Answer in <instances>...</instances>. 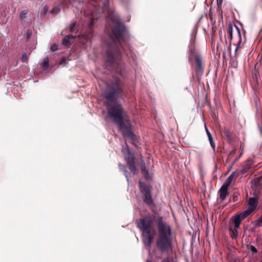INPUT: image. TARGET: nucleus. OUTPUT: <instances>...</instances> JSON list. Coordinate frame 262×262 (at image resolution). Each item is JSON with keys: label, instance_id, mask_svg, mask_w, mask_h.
I'll return each instance as SVG.
<instances>
[{"label": "nucleus", "instance_id": "nucleus-1", "mask_svg": "<svg viewBox=\"0 0 262 262\" xmlns=\"http://www.w3.org/2000/svg\"><path fill=\"white\" fill-rule=\"evenodd\" d=\"M136 223L142 232V241L145 246L151 247L156 233L155 223L158 230L155 242L157 249L162 253L172 251L173 247L172 229L162 216L149 213L137 220Z\"/></svg>", "mask_w": 262, "mask_h": 262}, {"label": "nucleus", "instance_id": "nucleus-2", "mask_svg": "<svg viewBox=\"0 0 262 262\" xmlns=\"http://www.w3.org/2000/svg\"><path fill=\"white\" fill-rule=\"evenodd\" d=\"M123 92V82L119 78H116L107 84L103 96L106 100L105 105L110 118L118 126L123 136L129 138L132 143L136 145V135L132 130L130 121L124 117V109L121 104L117 102Z\"/></svg>", "mask_w": 262, "mask_h": 262}, {"label": "nucleus", "instance_id": "nucleus-3", "mask_svg": "<svg viewBox=\"0 0 262 262\" xmlns=\"http://www.w3.org/2000/svg\"><path fill=\"white\" fill-rule=\"evenodd\" d=\"M111 41L108 43L106 54V61L112 68L121 66L122 54L119 47L129 38L127 29L123 24L119 21L114 22L110 34Z\"/></svg>", "mask_w": 262, "mask_h": 262}, {"label": "nucleus", "instance_id": "nucleus-4", "mask_svg": "<svg viewBox=\"0 0 262 262\" xmlns=\"http://www.w3.org/2000/svg\"><path fill=\"white\" fill-rule=\"evenodd\" d=\"M139 187L142 194L143 202L149 207L154 205V200L151 194V186L146 184L144 182H140Z\"/></svg>", "mask_w": 262, "mask_h": 262}, {"label": "nucleus", "instance_id": "nucleus-5", "mask_svg": "<svg viewBox=\"0 0 262 262\" xmlns=\"http://www.w3.org/2000/svg\"><path fill=\"white\" fill-rule=\"evenodd\" d=\"M189 61L191 62L194 59L196 64L195 70L198 73L202 74L204 71V66L201 55L195 51V49H191L189 55Z\"/></svg>", "mask_w": 262, "mask_h": 262}, {"label": "nucleus", "instance_id": "nucleus-6", "mask_svg": "<svg viewBox=\"0 0 262 262\" xmlns=\"http://www.w3.org/2000/svg\"><path fill=\"white\" fill-rule=\"evenodd\" d=\"M253 212V211L250 209H248L242 212L236 214L231 218V220L233 223L234 226H235V227L239 228L242 220L245 219Z\"/></svg>", "mask_w": 262, "mask_h": 262}, {"label": "nucleus", "instance_id": "nucleus-7", "mask_svg": "<svg viewBox=\"0 0 262 262\" xmlns=\"http://www.w3.org/2000/svg\"><path fill=\"white\" fill-rule=\"evenodd\" d=\"M234 27L235 29V30H236V33H237V39H238L237 43L235 45L236 48H235V51H234L235 54L236 55V52L238 50V49L242 48V47L243 46L244 43L246 42V32L245 30H244L243 32V34L244 36V39H243L242 37L241 32L239 28L236 25H234Z\"/></svg>", "mask_w": 262, "mask_h": 262}, {"label": "nucleus", "instance_id": "nucleus-8", "mask_svg": "<svg viewBox=\"0 0 262 262\" xmlns=\"http://www.w3.org/2000/svg\"><path fill=\"white\" fill-rule=\"evenodd\" d=\"M124 158L130 171L134 174H136L137 168L135 165V155L134 153L132 152L128 154L125 155Z\"/></svg>", "mask_w": 262, "mask_h": 262}, {"label": "nucleus", "instance_id": "nucleus-9", "mask_svg": "<svg viewBox=\"0 0 262 262\" xmlns=\"http://www.w3.org/2000/svg\"><path fill=\"white\" fill-rule=\"evenodd\" d=\"M229 186L227 185L224 184L222 187L220 188L219 193L220 195V199L221 201H224L225 200L227 195L229 194L228 188Z\"/></svg>", "mask_w": 262, "mask_h": 262}, {"label": "nucleus", "instance_id": "nucleus-10", "mask_svg": "<svg viewBox=\"0 0 262 262\" xmlns=\"http://www.w3.org/2000/svg\"><path fill=\"white\" fill-rule=\"evenodd\" d=\"M258 200L255 198H250L248 201V206L249 209L254 211L257 206Z\"/></svg>", "mask_w": 262, "mask_h": 262}, {"label": "nucleus", "instance_id": "nucleus-11", "mask_svg": "<svg viewBox=\"0 0 262 262\" xmlns=\"http://www.w3.org/2000/svg\"><path fill=\"white\" fill-rule=\"evenodd\" d=\"M95 19L94 18H92L91 20V21L89 24V29L90 31L88 33V34L86 35V38L87 40H91V38L93 37V31L92 30V26L95 23Z\"/></svg>", "mask_w": 262, "mask_h": 262}, {"label": "nucleus", "instance_id": "nucleus-12", "mask_svg": "<svg viewBox=\"0 0 262 262\" xmlns=\"http://www.w3.org/2000/svg\"><path fill=\"white\" fill-rule=\"evenodd\" d=\"M233 26L231 23H229L228 26V34L229 38V44L231 45V40L233 38Z\"/></svg>", "mask_w": 262, "mask_h": 262}, {"label": "nucleus", "instance_id": "nucleus-13", "mask_svg": "<svg viewBox=\"0 0 262 262\" xmlns=\"http://www.w3.org/2000/svg\"><path fill=\"white\" fill-rule=\"evenodd\" d=\"M238 174L236 173V172H233L228 177L227 179L226 182H225V184L230 186L232 181L234 178H236L237 177Z\"/></svg>", "mask_w": 262, "mask_h": 262}, {"label": "nucleus", "instance_id": "nucleus-14", "mask_svg": "<svg viewBox=\"0 0 262 262\" xmlns=\"http://www.w3.org/2000/svg\"><path fill=\"white\" fill-rule=\"evenodd\" d=\"M237 228H238L235 227V226H234V228L232 227L229 228L230 235L232 239H235L237 236Z\"/></svg>", "mask_w": 262, "mask_h": 262}, {"label": "nucleus", "instance_id": "nucleus-15", "mask_svg": "<svg viewBox=\"0 0 262 262\" xmlns=\"http://www.w3.org/2000/svg\"><path fill=\"white\" fill-rule=\"evenodd\" d=\"M247 249L251 252L253 256H257V250L254 246L248 244L247 245Z\"/></svg>", "mask_w": 262, "mask_h": 262}, {"label": "nucleus", "instance_id": "nucleus-16", "mask_svg": "<svg viewBox=\"0 0 262 262\" xmlns=\"http://www.w3.org/2000/svg\"><path fill=\"white\" fill-rule=\"evenodd\" d=\"M222 135L225 136L229 141H231L232 139V133L230 132V130L228 129H225L222 132Z\"/></svg>", "mask_w": 262, "mask_h": 262}, {"label": "nucleus", "instance_id": "nucleus-17", "mask_svg": "<svg viewBox=\"0 0 262 262\" xmlns=\"http://www.w3.org/2000/svg\"><path fill=\"white\" fill-rule=\"evenodd\" d=\"M76 36L73 35H68L62 39V45L64 46H68L70 43V38H75Z\"/></svg>", "mask_w": 262, "mask_h": 262}, {"label": "nucleus", "instance_id": "nucleus-18", "mask_svg": "<svg viewBox=\"0 0 262 262\" xmlns=\"http://www.w3.org/2000/svg\"><path fill=\"white\" fill-rule=\"evenodd\" d=\"M76 23L75 21L72 23L70 25L69 30H70V32H75L76 33H77L78 32V30L77 29V28L76 27Z\"/></svg>", "mask_w": 262, "mask_h": 262}, {"label": "nucleus", "instance_id": "nucleus-19", "mask_svg": "<svg viewBox=\"0 0 262 262\" xmlns=\"http://www.w3.org/2000/svg\"><path fill=\"white\" fill-rule=\"evenodd\" d=\"M253 224L255 225L256 227H260L262 226V215L254 222H253Z\"/></svg>", "mask_w": 262, "mask_h": 262}, {"label": "nucleus", "instance_id": "nucleus-20", "mask_svg": "<svg viewBox=\"0 0 262 262\" xmlns=\"http://www.w3.org/2000/svg\"><path fill=\"white\" fill-rule=\"evenodd\" d=\"M140 161H141V169L142 171H145V170L147 169L146 167L145 162L143 159V156L140 155Z\"/></svg>", "mask_w": 262, "mask_h": 262}, {"label": "nucleus", "instance_id": "nucleus-21", "mask_svg": "<svg viewBox=\"0 0 262 262\" xmlns=\"http://www.w3.org/2000/svg\"><path fill=\"white\" fill-rule=\"evenodd\" d=\"M61 10V7L60 5H57L55 6L53 9L51 11V13L55 14L58 13Z\"/></svg>", "mask_w": 262, "mask_h": 262}, {"label": "nucleus", "instance_id": "nucleus-22", "mask_svg": "<svg viewBox=\"0 0 262 262\" xmlns=\"http://www.w3.org/2000/svg\"><path fill=\"white\" fill-rule=\"evenodd\" d=\"M122 152L124 154V157L125 156V155H127V154L132 152L130 151V150L129 149L127 144H126V147H124L122 148Z\"/></svg>", "mask_w": 262, "mask_h": 262}, {"label": "nucleus", "instance_id": "nucleus-23", "mask_svg": "<svg viewBox=\"0 0 262 262\" xmlns=\"http://www.w3.org/2000/svg\"><path fill=\"white\" fill-rule=\"evenodd\" d=\"M141 172L143 174L145 179L147 180L151 179V177L149 174L148 169H146L145 171H142Z\"/></svg>", "mask_w": 262, "mask_h": 262}, {"label": "nucleus", "instance_id": "nucleus-24", "mask_svg": "<svg viewBox=\"0 0 262 262\" xmlns=\"http://www.w3.org/2000/svg\"><path fill=\"white\" fill-rule=\"evenodd\" d=\"M123 167V172L124 175L125 177V178L127 179V181H129V178L130 177V173L129 171L126 169L125 167L124 166H122Z\"/></svg>", "mask_w": 262, "mask_h": 262}, {"label": "nucleus", "instance_id": "nucleus-25", "mask_svg": "<svg viewBox=\"0 0 262 262\" xmlns=\"http://www.w3.org/2000/svg\"><path fill=\"white\" fill-rule=\"evenodd\" d=\"M43 68L45 69H46L49 67V58L48 57H46L43 59V63L42 64Z\"/></svg>", "mask_w": 262, "mask_h": 262}, {"label": "nucleus", "instance_id": "nucleus-26", "mask_svg": "<svg viewBox=\"0 0 262 262\" xmlns=\"http://www.w3.org/2000/svg\"><path fill=\"white\" fill-rule=\"evenodd\" d=\"M208 140L209 141V142H210V145H211V147L212 148L213 151H215V143L214 142V141L213 140L212 137L208 138Z\"/></svg>", "mask_w": 262, "mask_h": 262}, {"label": "nucleus", "instance_id": "nucleus-27", "mask_svg": "<svg viewBox=\"0 0 262 262\" xmlns=\"http://www.w3.org/2000/svg\"><path fill=\"white\" fill-rule=\"evenodd\" d=\"M21 60L23 62L27 63L28 60V57L26 53H23L21 57Z\"/></svg>", "mask_w": 262, "mask_h": 262}, {"label": "nucleus", "instance_id": "nucleus-28", "mask_svg": "<svg viewBox=\"0 0 262 262\" xmlns=\"http://www.w3.org/2000/svg\"><path fill=\"white\" fill-rule=\"evenodd\" d=\"M27 13V10H23L19 14V17L21 19H23L25 17Z\"/></svg>", "mask_w": 262, "mask_h": 262}, {"label": "nucleus", "instance_id": "nucleus-29", "mask_svg": "<svg viewBox=\"0 0 262 262\" xmlns=\"http://www.w3.org/2000/svg\"><path fill=\"white\" fill-rule=\"evenodd\" d=\"M146 262H152L150 259H147ZM160 262H170V259L168 257L163 258ZM173 262H176L173 261Z\"/></svg>", "mask_w": 262, "mask_h": 262}, {"label": "nucleus", "instance_id": "nucleus-30", "mask_svg": "<svg viewBox=\"0 0 262 262\" xmlns=\"http://www.w3.org/2000/svg\"><path fill=\"white\" fill-rule=\"evenodd\" d=\"M57 49H58V46L55 43L52 45L51 46V50L52 51H55L57 50Z\"/></svg>", "mask_w": 262, "mask_h": 262}, {"label": "nucleus", "instance_id": "nucleus-31", "mask_svg": "<svg viewBox=\"0 0 262 262\" xmlns=\"http://www.w3.org/2000/svg\"><path fill=\"white\" fill-rule=\"evenodd\" d=\"M260 180V177H259L258 178L255 179L254 181L255 185L259 186V181Z\"/></svg>", "mask_w": 262, "mask_h": 262}, {"label": "nucleus", "instance_id": "nucleus-32", "mask_svg": "<svg viewBox=\"0 0 262 262\" xmlns=\"http://www.w3.org/2000/svg\"><path fill=\"white\" fill-rule=\"evenodd\" d=\"M48 11V7L47 6H45L43 8V13L45 14Z\"/></svg>", "mask_w": 262, "mask_h": 262}, {"label": "nucleus", "instance_id": "nucleus-33", "mask_svg": "<svg viewBox=\"0 0 262 262\" xmlns=\"http://www.w3.org/2000/svg\"><path fill=\"white\" fill-rule=\"evenodd\" d=\"M69 2L68 1V0H63L62 4L63 5H68Z\"/></svg>", "mask_w": 262, "mask_h": 262}, {"label": "nucleus", "instance_id": "nucleus-34", "mask_svg": "<svg viewBox=\"0 0 262 262\" xmlns=\"http://www.w3.org/2000/svg\"><path fill=\"white\" fill-rule=\"evenodd\" d=\"M217 3L218 5H219V4L221 5L223 3V0H217Z\"/></svg>", "mask_w": 262, "mask_h": 262}, {"label": "nucleus", "instance_id": "nucleus-35", "mask_svg": "<svg viewBox=\"0 0 262 262\" xmlns=\"http://www.w3.org/2000/svg\"><path fill=\"white\" fill-rule=\"evenodd\" d=\"M207 135L208 138L212 137V135L210 132L207 133Z\"/></svg>", "mask_w": 262, "mask_h": 262}, {"label": "nucleus", "instance_id": "nucleus-36", "mask_svg": "<svg viewBox=\"0 0 262 262\" xmlns=\"http://www.w3.org/2000/svg\"><path fill=\"white\" fill-rule=\"evenodd\" d=\"M205 130H206V133H208L210 132L209 131L208 129L207 128L206 126H205Z\"/></svg>", "mask_w": 262, "mask_h": 262}, {"label": "nucleus", "instance_id": "nucleus-37", "mask_svg": "<svg viewBox=\"0 0 262 262\" xmlns=\"http://www.w3.org/2000/svg\"><path fill=\"white\" fill-rule=\"evenodd\" d=\"M120 168L123 171V167H122L123 165H120Z\"/></svg>", "mask_w": 262, "mask_h": 262}, {"label": "nucleus", "instance_id": "nucleus-38", "mask_svg": "<svg viewBox=\"0 0 262 262\" xmlns=\"http://www.w3.org/2000/svg\"><path fill=\"white\" fill-rule=\"evenodd\" d=\"M260 133L262 134V127L260 129Z\"/></svg>", "mask_w": 262, "mask_h": 262}, {"label": "nucleus", "instance_id": "nucleus-39", "mask_svg": "<svg viewBox=\"0 0 262 262\" xmlns=\"http://www.w3.org/2000/svg\"><path fill=\"white\" fill-rule=\"evenodd\" d=\"M27 35H28V37H29V35H29V32H28V33H27Z\"/></svg>", "mask_w": 262, "mask_h": 262}, {"label": "nucleus", "instance_id": "nucleus-40", "mask_svg": "<svg viewBox=\"0 0 262 262\" xmlns=\"http://www.w3.org/2000/svg\"><path fill=\"white\" fill-rule=\"evenodd\" d=\"M71 0H68V2H69V3L70 2Z\"/></svg>", "mask_w": 262, "mask_h": 262}, {"label": "nucleus", "instance_id": "nucleus-41", "mask_svg": "<svg viewBox=\"0 0 262 262\" xmlns=\"http://www.w3.org/2000/svg\"><path fill=\"white\" fill-rule=\"evenodd\" d=\"M94 1L95 2H97V0H94Z\"/></svg>", "mask_w": 262, "mask_h": 262}, {"label": "nucleus", "instance_id": "nucleus-42", "mask_svg": "<svg viewBox=\"0 0 262 262\" xmlns=\"http://www.w3.org/2000/svg\"><path fill=\"white\" fill-rule=\"evenodd\" d=\"M260 262H262V258H261V261Z\"/></svg>", "mask_w": 262, "mask_h": 262}]
</instances>
